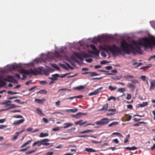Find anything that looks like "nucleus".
I'll use <instances>...</instances> for the list:
<instances>
[{
	"mask_svg": "<svg viewBox=\"0 0 155 155\" xmlns=\"http://www.w3.org/2000/svg\"><path fill=\"white\" fill-rule=\"evenodd\" d=\"M82 120H81L75 122V124L76 125H79L80 126H81L83 125L82 123Z\"/></svg>",
	"mask_w": 155,
	"mask_h": 155,
	"instance_id": "cd10ccee",
	"label": "nucleus"
},
{
	"mask_svg": "<svg viewBox=\"0 0 155 155\" xmlns=\"http://www.w3.org/2000/svg\"><path fill=\"white\" fill-rule=\"evenodd\" d=\"M45 66H46V67L48 68V70L49 72H52L54 71V70L53 69L50 67H48L46 65H45Z\"/></svg>",
	"mask_w": 155,
	"mask_h": 155,
	"instance_id": "5fc2aeb1",
	"label": "nucleus"
},
{
	"mask_svg": "<svg viewBox=\"0 0 155 155\" xmlns=\"http://www.w3.org/2000/svg\"><path fill=\"white\" fill-rule=\"evenodd\" d=\"M50 65L52 67L55 68L56 70L58 71L60 70V68L57 65L53 64H51Z\"/></svg>",
	"mask_w": 155,
	"mask_h": 155,
	"instance_id": "a211bd4d",
	"label": "nucleus"
},
{
	"mask_svg": "<svg viewBox=\"0 0 155 155\" xmlns=\"http://www.w3.org/2000/svg\"><path fill=\"white\" fill-rule=\"evenodd\" d=\"M52 77H53V81H55V80H58V78L59 77V74H52L51 75Z\"/></svg>",
	"mask_w": 155,
	"mask_h": 155,
	"instance_id": "6ab92c4d",
	"label": "nucleus"
},
{
	"mask_svg": "<svg viewBox=\"0 0 155 155\" xmlns=\"http://www.w3.org/2000/svg\"><path fill=\"white\" fill-rule=\"evenodd\" d=\"M141 78L143 81H145V80L146 77L145 75L141 76Z\"/></svg>",
	"mask_w": 155,
	"mask_h": 155,
	"instance_id": "0e129e2a",
	"label": "nucleus"
},
{
	"mask_svg": "<svg viewBox=\"0 0 155 155\" xmlns=\"http://www.w3.org/2000/svg\"><path fill=\"white\" fill-rule=\"evenodd\" d=\"M60 66L62 68H64L66 70H68V68L66 66L63 64H60Z\"/></svg>",
	"mask_w": 155,
	"mask_h": 155,
	"instance_id": "72a5a7b5",
	"label": "nucleus"
},
{
	"mask_svg": "<svg viewBox=\"0 0 155 155\" xmlns=\"http://www.w3.org/2000/svg\"><path fill=\"white\" fill-rule=\"evenodd\" d=\"M28 148V147H27L26 148H24V149H20V150H19V151L20 152L25 151L28 150L27 148Z\"/></svg>",
	"mask_w": 155,
	"mask_h": 155,
	"instance_id": "13d9d810",
	"label": "nucleus"
},
{
	"mask_svg": "<svg viewBox=\"0 0 155 155\" xmlns=\"http://www.w3.org/2000/svg\"><path fill=\"white\" fill-rule=\"evenodd\" d=\"M10 105H11V106L9 108L5 109L4 110H8L9 109L15 108V105L14 104H11Z\"/></svg>",
	"mask_w": 155,
	"mask_h": 155,
	"instance_id": "a18cd8bd",
	"label": "nucleus"
},
{
	"mask_svg": "<svg viewBox=\"0 0 155 155\" xmlns=\"http://www.w3.org/2000/svg\"><path fill=\"white\" fill-rule=\"evenodd\" d=\"M48 136V134L47 133H41L40 134L39 137H47Z\"/></svg>",
	"mask_w": 155,
	"mask_h": 155,
	"instance_id": "a878e982",
	"label": "nucleus"
},
{
	"mask_svg": "<svg viewBox=\"0 0 155 155\" xmlns=\"http://www.w3.org/2000/svg\"><path fill=\"white\" fill-rule=\"evenodd\" d=\"M89 54L83 52L78 53L74 52V55L71 56V58L76 62L78 63L79 62V60L83 61L84 57L85 58H88L89 57Z\"/></svg>",
	"mask_w": 155,
	"mask_h": 155,
	"instance_id": "20e7f679",
	"label": "nucleus"
},
{
	"mask_svg": "<svg viewBox=\"0 0 155 155\" xmlns=\"http://www.w3.org/2000/svg\"><path fill=\"white\" fill-rule=\"evenodd\" d=\"M53 154V152H48L45 154V155H52Z\"/></svg>",
	"mask_w": 155,
	"mask_h": 155,
	"instance_id": "e2e57ef3",
	"label": "nucleus"
},
{
	"mask_svg": "<svg viewBox=\"0 0 155 155\" xmlns=\"http://www.w3.org/2000/svg\"><path fill=\"white\" fill-rule=\"evenodd\" d=\"M65 49V47H62L59 50V51H55V54L48 52L47 54L45 55L46 60H48L49 58H53L54 57L57 58L59 60H61L64 56V50Z\"/></svg>",
	"mask_w": 155,
	"mask_h": 155,
	"instance_id": "f03ea898",
	"label": "nucleus"
},
{
	"mask_svg": "<svg viewBox=\"0 0 155 155\" xmlns=\"http://www.w3.org/2000/svg\"><path fill=\"white\" fill-rule=\"evenodd\" d=\"M47 91L45 90H42L38 91L37 93H40V94H46L47 93Z\"/></svg>",
	"mask_w": 155,
	"mask_h": 155,
	"instance_id": "c85d7f7f",
	"label": "nucleus"
},
{
	"mask_svg": "<svg viewBox=\"0 0 155 155\" xmlns=\"http://www.w3.org/2000/svg\"><path fill=\"white\" fill-rule=\"evenodd\" d=\"M85 87V86H77L74 88V89L77 90H81L83 89Z\"/></svg>",
	"mask_w": 155,
	"mask_h": 155,
	"instance_id": "bb28decb",
	"label": "nucleus"
},
{
	"mask_svg": "<svg viewBox=\"0 0 155 155\" xmlns=\"http://www.w3.org/2000/svg\"><path fill=\"white\" fill-rule=\"evenodd\" d=\"M155 87V81L153 80L150 81V90L151 91L152 89H154Z\"/></svg>",
	"mask_w": 155,
	"mask_h": 155,
	"instance_id": "4468645a",
	"label": "nucleus"
},
{
	"mask_svg": "<svg viewBox=\"0 0 155 155\" xmlns=\"http://www.w3.org/2000/svg\"><path fill=\"white\" fill-rule=\"evenodd\" d=\"M8 81L13 83H17V81L15 80L13 76H8L6 78H4L2 77L0 78V83L3 85H5L6 83L5 81Z\"/></svg>",
	"mask_w": 155,
	"mask_h": 155,
	"instance_id": "39448f33",
	"label": "nucleus"
},
{
	"mask_svg": "<svg viewBox=\"0 0 155 155\" xmlns=\"http://www.w3.org/2000/svg\"><path fill=\"white\" fill-rule=\"evenodd\" d=\"M76 128L75 127H72L69 130L70 131H73L75 130Z\"/></svg>",
	"mask_w": 155,
	"mask_h": 155,
	"instance_id": "338daca9",
	"label": "nucleus"
},
{
	"mask_svg": "<svg viewBox=\"0 0 155 155\" xmlns=\"http://www.w3.org/2000/svg\"><path fill=\"white\" fill-rule=\"evenodd\" d=\"M90 47L92 50L94 51V52L95 54L97 55L99 54L100 51L96 48L94 45H90Z\"/></svg>",
	"mask_w": 155,
	"mask_h": 155,
	"instance_id": "9d476101",
	"label": "nucleus"
},
{
	"mask_svg": "<svg viewBox=\"0 0 155 155\" xmlns=\"http://www.w3.org/2000/svg\"><path fill=\"white\" fill-rule=\"evenodd\" d=\"M36 110H37V113L38 114L40 115L41 114H42V110L39 108H37L36 109Z\"/></svg>",
	"mask_w": 155,
	"mask_h": 155,
	"instance_id": "c9c22d12",
	"label": "nucleus"
},
{
	"mask_svg": "<svg viewBox=\"0 0 155 155\" xmlns=\"http://www.w3.org/2000/svg\"><path fill=\"white\" fill-rule=\"evenodd\" d=\"M7 93L8 94L11 95L15 94L18 93L16 92H13L11 91H8Z\"/></svg>",
	"mask_w": 155,
	"mask_h": 155,
	"instance_id": "f704fd0d",
	"label": "nucleus"
},
{
	"mask_svg": "<svg viewBox=\"0 0 155 155\" xmlns=\"http://www.w3.org/2000/svg\"><path fill=\"white\" fill-rule=\"evenodd\" d=\"M45 101V99H39L36 98L35 100V101L38 104H42Z\"/></svg>",
	"mask_w": 155,
	"mask_h": 155,
	"instance_id": "2eb2a0df",
	"label": "nucleus"
},
{
	"mask_svg": "<svg viewBox=\"0 0 155 155\" xmlns=\"http://www.w3.org/2000/svg\"><path fill=\"white\" fill-rule=\"evenodd\" d=\"M70 73H66L65 74H62V75H61V76H60L59 75V77H60V78H64V77H65L67 75H68V74H69Z\"/></svg>",
	"mask_w": 155,
	"mask_h": 155,
	"instance_id": "603ef678",
	"label": "nucleus"
},
{
	"mask_svg": "<svg viewBox=\"0 0 155 155\" xmlns=\"http://www.w3.org/2000/svg\"><path fill=\"white\" fill-rule=\"evenodd\" d=\"M25 120L24 118L21 119V120H16L14 121L13 122V124L14 125H18L20 124H22L25 121Z\"/></svg>",
	"mask_w": 155,
	"mask_h": 155,
	"instance_id": "9b49d317",
	"label": "nucleus"
},
{
	"mask_svg": "<svg viewBox=\"0 0 155 155\" xmlns=\"http://www.w3.org/2000/svg\"><path fill=\"white\" fill-rule=\"evenodd\" d=\"M85 150L88 152H95L96 151V150H95L92 148H86L85 149Z\"/></svg>",
	"mask_w": 155,
	"mask_h": 155,
	"instance_id": "412c9836",
	"label": "nucleus"
},
{
	"mask_svg": "<svg viewBox=\"0 0 155 155\" xmlns=\"http://www.w3.org/2000/svg\"><path fill=\"white\" fill-rule=\"evenodd\" d=\"M76 118L79 119L82 116L84 115H87V114L85 113H83L81 112H79L76 114Z\"/></svg>",
	"mask_w": 155,
	"mask_h": 155,
	"instance_id": "f8f14e48",
	"label": "nucleus"
},
{
	"mask_svg": "<svg viewBox=\"0 0 155 155\" xmlns=\"http://www.w3.org/2000/svg\"><path fill=\"white\" fill-rule=\"evenodd\" d=\"M108 107V104L107 103L104 105L102 108L101 109V110L102 111H106V110Z\"/></svg>",
	"mask_w": 155,
	"mask_h": 155,
	"instance_id": "4be33fe9",
	"label": "nucleus"
},
{
	"mask_svg": "<svg viewBox=\"0 0 155 155\" xmlns=\"http://www.w3.org/2000/svg\"><path fill=\"white\" fill-rule=\"evenodd\" d=\"M42 61V59L41 58L36 59L34 60L32 62L30 63L27 64V65L28 66H32L35 64H37L38 63L39 61Z\"/></svg>",
	"mask_w": 155,
	"mask_h": 155,
	"instance_id": "1a4fd4ad",
	"label": "nucleus"
},
{
	"mask_svg": "<svg viewBox=\"0 0 155 155\" xmlns=\"http://www.w3.org/2000/svg\"><path fill=\"white\" fill-rule=\"evenodd\" d=\"M109 122V119L104 118L100 120L96 121L95 123L97 125H105Z\"/></svg>",
	"mask_w": 155,
	"mask_h": 155,
	"instance_id": "0eeeda50",
	"label": "nucleus"
},
{
	"mask_svg": "<svg viewBox=\"0 0 155 155\" xmlns=\"http://www.w3.org/2000/svg\"><path fill=\"white\" fill-rule=\"evenodd\" d=\"M60 130V128L59 127H57L56 128H53L52 130L53 131H57L59 130Z\"/></svg>",
	"mask_w": 155,
	"mask_h": 155,
	"instance_id": "6e6d98bb",
	"label": "nucleus"
},
{
	"mask_svg": "<svg viewBox=\"0 0 155 155\" xmlns=\"http://www.w3.org/2000/svg\"><path fill=\"white\" fill-rule=\"evenodd\" d=\"M93 61V60L91 58H87L85 59V61L87 62L90 63L91 62Z\"/></svg>",
	"mask_w": 155,
	"mask_h": 155,
	"instance_id": "de8ad7c7",
	"label": "nucleus"
},
{
	"mask_svg": "<svg viewBox=\"0 0 155 155\" xmlns=\"http://www.w3.org/2000/svg\"><path fill=\"white\" fill-rule=\"evenodd\" d=\"M148 104V103L147 102H143L142 104H140L137 105V107H142L146 106Z\"/></svg>",
	"mask_w": 155,
	"mask_h": 155,
	"instance_id": "f3484780",
	"label": "nucleus"
},
{
	"mask_svg": "<svg viewBox=\"0 0 155 155\" xmlns=\"http://www.w3.org/2000/svg\"><path fill=\"white\" fill-rule=\"evenodd\" d=\"M118 135L121 137H123V135L120 133H118V132L113 133L112 134V135Z\"/></svg>",
	"mask_w": 155,
	"mask_h": 155,
	"instance_id": "ea45409f",
	"label": "nucleus"
},
{
	"mask_svg": "<svg viewBox=\"0 0 155 155\" xmlns=\"http://www.w3.org/2000/svg\"><path fill=\"white\" fill-rule=\"evenodd\" d=\"M13 117L16 118H22V119L24 118L21 115H14L13 116Z\"/></svg>",
	"mask_w": 155,
	"mask_h": 155,
	"instance_id": "e433bc0d",
	"label": "nucleus"
},
{
	"mask_svg": "<svg viewBox=\"0 0 155 155\" xmlns=\"http://www.w3.org/2000/svg\"><path fill=\"white\" fill-rule=\"evenodd\" d=\"M98 74H97L95 72H90L89 74V76L91 77H94L95 76H97L98 75Z\"/></svg>",
	"mask_w": 155,
	"mask_h": 155,
	"instance_id": "b1692460",
	"label": "nucleus"
},
{
	"mask_svg": "<svg viewBox=\"0 0 155 155\" xmlns=\"http://www.w3.org/2000/svg\"><path fill=\"white\" fill-rule=\"evenodd\" d=\"M103 88V87H101L97 89L94 90L93 92L89 93L88 95L90 96H92L98 94L101 92V90H102Z\"/></svg>",
	"mask_w": 155,
	"mask_h": 155,
	"instance_id": "6e6552de",
	"label": "nucleus"
},
{
	"mask_svg": "<svg viewBox=\"0 0 155 155\" xmlns=\"http://www.w3.org/2000/svg\"><path fill=\"white\" fill-rule=\"evenodd\" d=\"M152 45H155V39L152 38L149 39L147 38H140L136 41L134 40L131 44L128 43L125 41H122L120 43V46H117L115 45H108L103 44L100 45L99 48L102 50L101 54L102 56L106 57L110 56V51L114 55H117L124 52L129 54L131 51L135 50L138 53L141 52V48L143 46L145 48H151Z\"/></svg>",
	"mask_w": 155,
	"mask_h": 155,
	"instance_id": "f257e3e1",
	"label": "nucleus"
},
{
	"mask_svg": "<svg viewBox=\"0 0 155 155\" xmlns=\"http://www.w3.org/2000/svg\"><path fill=\"white\" fill-rule=\"evenodd\" d=\"M127 107L128 108H129V109H132L133 107V106L131 104H129V105H127Z\"/></svg>",
	"mask_w": 155,
	"mask_h": 155,
	"instance_id": "774afa93",
	"label": "nucleus"
},
{
	"mask_svg": "<svg viewBox=\"0 0 155 155\" xmlns=\"http://www.w3.org/2000/svg\"><path fill=\"white\" fill-rule=\"evenodd\" d=\"M131 96L130 94H127L126 99L127 100H129L131 99Z\"/></svg>",
	"mask_w": 155,
	"mask_h": 155,
	"instance_id": "79ce46f5",
	"label": "nucleus"
},
{
	"mask_svg": "<svg viewBox=\"0 0 155 155\" xmlns=\"http://www.w3.org/2000/svg\"><path fill=\"white\" fill-rule=\"evenodd\" d=\"M108 110L109 111H113L114 112L116 111V109L115 108H112L109 109Z\"/></svg>",
	"mask_w": 155,
	"mask_h": 155,
	"instance_id": "bf43d9fd",
	"label": "nucleus"
},
{
	"mask_svg": "<svg viewBox=\"0 0 155 155\" xmlns=\"http://www.w3.org/2000/svg\"><path fill=\"white\" fill-rule=\"evenodd\" d=\"M21 67L20 64H14L12 65H8L5 68V71H10L12 70H15Z\"/></svg>",
	"mask_w": 155,
	"mask_h": 155,
	"instance_id": "423d86ee",
	"label": "nucleus"
},
{
	"mask_svg": "<svg viewBox=\"0 0 155 155\" xmlns=\"http://www.w3.org/2000/svg\"><path fill=\"white\" fill-rule=\"evenodd\" d=\"M36 149L35 150H31V151H28V152H26L25 154H26V155L29 154H30L31 153H32L36 151Z\"/></svg>",
	"mask_w": 155,
	"mask_h": 155,
	"instance_id": "a19ab883",
	"label": "nucleus"
},
{
	"mask_svg": "<svg viewBox=\"0 0 155 155\" xmlns=\"http://www.w3.org/2000/svg\"><path fill=\"white\" fill-rule=\"evenodd\" d=\"M107 62V61H101V64H106V63Z\"/></svg>",
	"mask_w": 155,
	"mask_h": 155,
	"instance_id": "69168bd1",
	"label": "nucleus"
},
{
	"mask_svg": "<svg viewBox=\"0 0 155 155\" xmlns=\"http://www.w3.org/2000/svg\"><path fill=\"white\" fill-rule=\"evenodd\" d=\"M16 135H14L13 137L12 138V140H15L17 138L18 136L19 135L18 134H15Z\"/></svg>",
	"mask_w": 155,
	"mask_h": 155,
	"instance_id": "864d4df0",
	"label": "nucleus"
},
{
	"mask_svg": "<svg viewBox=\"0 0 155 155\" xmlns=\"http://www.w3.org/2000/svg\"><path fill=\"white\" fill-rule=\"evenodd\" d=\"M24 131V130H21L16 132L15 134H18L19 135L20 134L22 133Z\"/></svg>",
	"mask_w": 155,
	"mask_h": 155,
	"instance_id": "052dcab7",
	"label": "nucleus"
},
{
	"mask_svg": "<svg viewBox=\"0 0 155 155\" xmlns=\"http://www.w3.org/2000/svg\"><path fill=\"white\" fill-rule=\"evenodd\" d=\"M44 74L46 75H48L49 74V71L48 70H46L43 71Z\"/></svg>",
	"mask_w": 155,
	"mask_h": 155,
	"instance_id": "c03bdc74",
	"label": "nucleus"
},
{
	"mask_svg": "<svg viewBox=\"0 0 155 155\" xmlns=\"http://www.w3.org/2000/svg\"><path fill=\"white\" fill-rule=\"evenodd\" d=\"M93 131L92 130H84L83 131L80 132L79 133L80 134H84L85 133H89L90 132H92Z\"/></svg>",
	"mask_w": 155,
	"mask_h": 155,
	"instance_id": "2f4dec72",
	"label": "nucleus"
},
{
	"mask_svg": "<svg viewBox=\"0 0 155 155\" xmlns=\"http://www.w3.org/2000/svg\"><path fill=\"white\" fill-rule=\"evenodd\" d=\"M49 141V140L47 139H45L41 140V141H43V143H42V145H43V144L45 143H46V142H48Z\"/></svg>",
	"mask_w": 155,
	"mask_h": 155,
	"instance_id": "49530a36",
	"label": "nucleus"
},
{
	"mask_svg": "<svg viewBox=\"0 0 155 155\" xmlns=\"http://www.w3.org/2000/svg\"><path fill=\"white\" fill-rule=\"evenodd\" d=\"M118 124V122H116V121H114L112 122V123L109 124L108 125V126L109 127H110L113 126H115L116 125H117Z\"/></svg>",
	"mask_w": 155,
	"mask_h": 155,
	"instance_id": "c756f323",
	"label": "nucleus"
},
{
	"mask_svg": "<svg viewBox=\"0 0 155 155\" xmlns=\"http://www.w3.org/2000/svg\"><path fill=\"white\" fill-rule=\"evenodd\" d=\"M111 100H113L114 101H115L116 100V98L114 97L110 96L107 99V100H108V101H110Z\"/></svg>",
	"mask_w": 155,
	"mask_h": 155,
	"instance_id": "58836bf2",
	"label": "nucleus"
},
{
	"mask_svg": "<svg viewBox=\"0 0 155 155\" xmlns=\"http://www.w3.org/2000/svg\"><path fill=\"white\" fill-rule=\"evenodd\" d=\"M100 40V38L99 37H94L93 40V42H96L97 41H99Z\"/></svg>",
	"mask_w": 155,
	"mask_h": 155,
	"instance_id": "7c9ffc66",
	"label": "nucleus"
},
{
	"mask_svg": "<svg viewBox=\"0 0 155 155\" xmlns=\"http://www.w3.org/2000/svg\"><path fill=\"white\" fill-rule=\"evenodd\" d=\"M109 89L111 91H113L117 89V87H113L110 85L109 86Z\"/></svg>",
	"mask_w": 155,
	"mask_h": 155,
	"instance_id": "473e14b6",
	"label": "nucleus"
},
{
	"mask_svg": "<svg viewBox=\"0 0 155 155\" xmlns=\"http://www.w3.org/2000/svg\"><path fill=\"white\" fill-rule=\"evenodd\" d=\"M125 89L124 88H120L118 89V91L120 93H122L125 91Z\"/></svg>",
	"mask_w": 155,
	"mask_h": 155,
	"instance_id": "4c0bfd02",
	"label": "nucleus"
},
{
	"mask_svg": "<svg viewBox=\"0 0 155 155\" xmlns=\"http://www.w3.org/2000/svg\"><path fill=\"white\" fill-rule=\"evenodd\" d=\"M2 104L5 105L6 106H7L8 105H11V104H10L9 102H8V101H5L2 103Z\"/></svg>",
	"mask_w": 155,
	"mask_h": 155,
	"instance_id": "37998d69",
	"label": "nucleus"
},
{
	"mask_svg": "<svg viewBox=\"0 0 155 155\" xmlns=\"http://www.w3.org/2000/svg\"><path fill=\"white\" fill-rule=\"evenodd\" d=\"M113 141L116 144H117L119 143L118 140L117 139H115L113 140Z\"/></svg>",
	"mask_w": 155,
	"mask_h": 155,
	"instance_id": "680f3d73",
	"label": "nucleus"
},
{
	"mask_svg": "<svg viewBox=\"0 0 155 155\" xmlns=\"http://www.w3.org/2000/svg\"><path fill=\"white\" fill-rule=\"evenodd\" d=\"M32 140H31L28 141L24 143L22 145L21 147V148H23L27 146L28 144L30 143L32 141Z\"/></svg>",
	"mask_w": 155,
	"mask_h": 155,
	"instance_id": "aec40b11",
	"label": "nucleus"
},
{
	"mask_svg": "<svg viewBox=\"0 0 155 155\" xmlns=\"http://www.w3.org/2000/svg\"><path fill=\"white\" fill-rule=\"evenodd\" d=\"M127 86L134 90L136 87L135 85L130 83H128Z\"/></svg>",
	"mask_w": 155,
	"mask_h": 155,
	"instance_id": "5701e85b",
	"label": "nucleus"
},
{
	"mask_svg": "<svg viewBox=\"0 0 155 155\" xmlns=\"http://www.w3.org/2000/svg\"><path fill=\"white\" fill-rule=\"evenodd\" d=\"M105 68L107 70H110L112 68V67L111 66H109L106 67Z\"/></svg>",
	"mask_w": 155,
	"mask_h": 155,
	"instance_id": "3c124183",
	"label": "nucleus"
},
{
	"mask_svg": "<svg viewBox=\"0 0 155 155\" xmlns=\"http://www.w3.org/2000/svg\"><path fill=\"white\" fill-rule=\"evenodd\" d=\"M64 124L65 125V126L64 127V129H65L72 126L73 125V124L70 123H64Z\"/></svg>",
	"mask_w": 155,
	"mask_h": 155,
	"instance_id": "dca6fc26",
	"label": "nucleus"
},
{
	"mask_svg": "<svg viewBox=\"0 0 155 155\" xmlns=\"http://www.w3.org/2000/svg\"><path fill=\"white\" fill-rule=\"evenodd\" d=\"M40 83L41 84H47V82L45 81H42L40 82Z\"/></svg>",
	"mask_w": 155,
	"mask_h": 155,
	"instance_id": "8fccbe9b",
	"label": "nucleus"
},
{
	"mask_svg": "<svg viewBox=\"0 0 155 155\" xmlns=\"http://www.w3.org/2000/svg\"><path fill=\"white\" fill-rule=\"evenodd\" d=\"M37 142V144L38 146H40L41 145H42V143L43 142V141H38Z\"/></svg>",
	"mask_w": 155,
	"mask_h": 155,
	"instance_id": "09e8293b",
	"label": "nucleus"
},
{
	"mask_svg": "<svg viewBox=\"0 0 155 155\" xmlns=\"http://www.w3.org/2000/svg\"><path fill=\"white\" fill-rule=\"evenodd\" d=\"M125 149H127L129 150H134L137 149V147L134 146L132 147H127L125 148Z\"/></svg>",
	"mask_w": 155,
	"mask_h": 155,
	"instance_id": "393cba45",
	"label": "nucleus"
},
{
	"mask_svg": "<svg viewBox=\"0 0 155 155\" xmlns=\"http://www.w3.org/2000/svg\"><path fill=\"white\" fill-rule=\"evenodd\" d=\"M78 109L76 108H75L74 109H66V111L67 113H76L78 111Z\"/></svg>",
	"mask_w": 155,
	"mask_h": 155,
	"instance_id": "ddd939ff",
	"label": "nucleus"
},
{
	"mask_svg": "<svg viewBox=\"0 0 155 155\" xmlns=\"http://www.w3.org/2000/svg\"><path fill=\"white\" fill-rule=\"evenodd\" d=\"M125 78H134V77L132 75H127L125 76Z\"/></svg>",
	"mask_w": 155,
	"mask_h": 155,
	"instance_id": "4d7b16f0",
	"label": "nucleus"
},
{
	"mask_svg": "<svg viewBox=\"0 0 155 155\" xmlns=\"http://www.w3.org/2000/svg\"><path fill=\"white\" fill-rule=\"evenodd\" d=\"M19 72L22 74V78H21L19 74H15V75L18 78H20L21 79H23L26 78L27 76L26 74L28 75H30L31 74H33L35 75H37L39 73V71L36 68H35L34 70L30 69L28 70H25L23 69H21L19 71Z\"/></svg>",
	"mask_w": 155,
	"mask_h": 155,
	"instance_id": "7ed1b4c3",
	"label": "nucleus"
}]
</instances>
